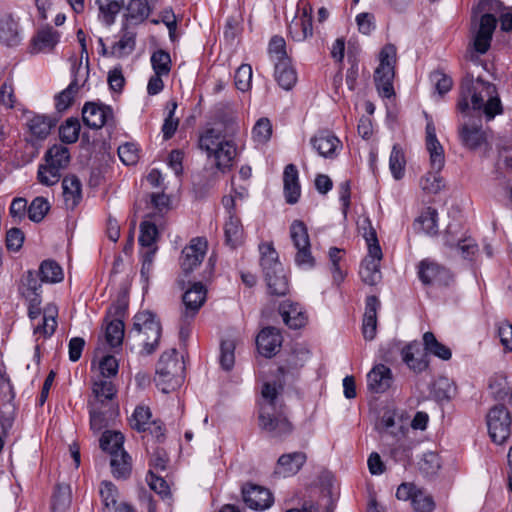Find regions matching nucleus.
Here are the masks:
<instances>
[{"instance_id": "864d4df0", "label": "nucleus", "mask_w": 512, "mask_h": 512, "mask_svg": "<svg viewBox=\"0 0 512 512\" xmlns=\"http://www.w3.org/2000/svg\"><path fill=\"white\" fill-rule=\"evenodd\" d=\"M158 229L154 222L144 220L140 225L139 243L144 248H157Z\"/></svg>"}, {"instance_id": "de8ad7c7", "label": "nucleus", "mask_w": 512, "mask_h": 512, "mask_svg": "<svg viewBox=\"0 0 512 512\" xmlns=\"http://www.w3.org/2000/svg\"><path fill=\"white\" fill-rule=\"evenodd\" d=\"M432 393L437 401H449L455 396L456 387L450 379L440 377L434 382Z\"/></svg>"}, {"instance_id": "ea45409f", "label": "nucleus", "mask_w": 512, "mask_h": 512, "mask_svg": "<svg viewBox=\"0 0 512 512\" xmlns=\"http://www.w3.org/2000/svg\"><path fill=\"white\" fill-rule=\"evenodd\" d=\"M112 474L116 478H126L131 472V458L126 451L112 452L110 459Z\"/></svg>"}, {"instance_id": "e433bc0d", "label": "nucleus", "mask_w": 512, "mask_h": 512, "mask_svg": "<svg viewBox=\"0 0 512 512\" xmlns=\"http://www.w3.org/2000/svg\"><path fill=\"white\" fill-rule=\"evenodd\" d=\"M150 14V7L146 0H131L125 13L127 24L137 25L142 23Z\"/></svg>"}, {"instance_id": "f03ea898", "label": "nucleus", "mask_w": 512, "mask_h": 512, "mask_svg": "<svg viewBox=\"0 0 512 512\" xmlns=\"http://www.w3.org/2000/svg\"><path fill=\"white\" fill-rule=\"evenodd\" d=\"M263 402L259 413V426L272 437L288 435L292 431V424L282 411V404L278 402V390L275 385L265 383L262 388Z\"/></svg>"}, {"instance_id": "f704fd0d", "label": "nucleus", "mask_w": 512, "mask_h": 512, "mask_svg": "<svg viewBox=\"0 0 512 512\" xmlns=\"http://www.w3.org/2000/svg\"><path fill=\"white\" fill-rule=\"evenodd\" d=\"M275 79L280 87L289 91L297 82V73L291 64V60L274 65Z\"/></svg>"}, {"instance_id": "3c124183", "label": "nucleus", "mask_w": 512, "mask_h": 512, "mask_svg": "<svg viewBox=\"0 0 512 512\" xmlns=\"http://www.w3.org/2000/svg\"><path fill=\"white\" fill-rule=\"evenodd\" d=\"M99 7L100 17L107 25L114 22L115 15L118 14L122 8L123 0H97Z\"/></svg>"}, {"instance_id": "8fccbe9b", "label": "nucleus", "mask_w": 512, "mask_h": 512, "mask_svg": "<svg viewBox=\"0 0 512 512\" xmlns=\"http://www.w3.org/2000/svg\"><path fill=\"white\" fill-rule=\"evenodd\" d=\"M62 171L55 167L54 164L44 163L39 165L37 172L38 181L45 186H53L59 182Z\"/></svg>"}, {"instance_id": "1a4fd4ad", "label": "nucleus", "mask_w": 512, "mask_h": 512, "mask_svg": "<svg viewBox=\"0 0 512 512\" xmlns=\"http://www.w3.org/2000/svg\"><path fill=\"white\" fill-rule=\"evenodd\" d=\"M290 238L296 248L295 262L300 267L311 268L315 260L311 254V246L307 227L301 220H294L290 225Z\"/></svg>"}, {"instance_id": "423d86ee", "label": "nucleus", "mask_w": 512, "mask_h": 512, "mask_svg": "<svg viewBox=\"0 0 512 512\" xmlns=\"http://www.w3.org/2000/svg\"><path fill=\"white\" fill-rule=\"evenodd\" d=\"M161 336V325L150 311H141L134 316L133 328L128 337H134L144 346L147 354L155 351Z\"/></svg>"}, {"instance_id": "5701e85b", "label": "nucleus", "mask_w": 512, "mask_h": 512, "mask_svg": "<svg viewBox=\"0 0 512 512\" xmlns=\"http://www.w3.org/2000/svg\"><path fill=\"white\" fill-rule=\"evenodd\" d=\"M115 314L121 317L126 309L125 304L114 306ZM124 323L120 318H116L107 323L105 328V339L110 347H118L122 344L124 338Z\"/></svg>"}, {"instance_id": "393cba45", "label": "nucleus", "mask_w": 512, "mask_h": 512, "mask_svg": "<svg viewBox=\"0 0 512 512\" xmlns=\"http://www.w3.org/2000/svg\"><path fill=\"white\" fill-rule=\"evenodd\" d=\"M357 227L359 233L367 243L369 254L377 258L382 257V250L379 245L377 233L375 228L372 226L370 219L367 216L359 217L357 220Z\"/></svg>"}, {"instance_id": "f257e3e1", "label": "nucleus", "mask_w": 512, "mask_h": 512, "mask_svg": "<svg viewBox=\"0 0 512 512\" xmlns=\"http://www.w3.org/2000/svg\"><path fill=\"white\" fill-rule=\"evenodd\" d=\"M240 128V118L232 108L217 110L212 122L208 123L200 134L199 147L212 161L214 166L222 171H228L237 155L234 137Z\"/></svg>"}, {"instance_id": "680f3d73", "label": "nucleus", "mask_w": 512, "mask_h": 512, "mask_svg": "<svg viewBox=\"0 0 512 512\" xmlns=\"http://www.w3.org/2000/svg\"><path fill=\"white\" fill-rule=\"evenodd\" d=\"M389 167L396 180H399L403 177L405 168L404 154L402 150L399 149L396 145L393 147L390 155Z\"/></svg>"}, {"instance_id": "6ab92c4d", "label": "nucleus", "mask_w": 512, "mask_h": 512, "mask_svg": "<svg viewBox=\"0 0 512 512\" xmlns=\"http://www.w3.org/2000/svg\"><path fill=\"white\" fill-rule=\"evenodd\" d=\"M243 499L245 503L255 510H264L269 508L273 503L271 492L262 486L249 484L242 489Z\"/></svg>"}, {"instance_id": "13d9d810", "label": "nucleus", "mask_w": 512, "mask_h": 512, "mask_svg": "<svg viewBox=\"0 0 512 512\" xmlns=\"http://www.w3.org/2000/svg\"><path fill=\"white\" fill-rule=\"evenodd\" d=\"M154 73L167 76L171 70L170 54L164 50H157L151 56Z\"/></svg>"}, {"instance_id": "338daca9", "label": "nucleus", "mask_w": 512, "mask_h": 512, "mask_svg": "<svg viewBox=\"0 0 512 512\" xmlns=\"http://www.w3.org/2000/svg\"><path fill=\"white\" fill-rule=\"evenodd\" d=\"M411 503L418 512H431L434 509L432 497L420 489L416 490Z\"/></svg>"}, {"instance_id": "5fc2aeb1", "label": "nucleus", "mask_w": 512, "mask_h": 512, "mask_svg": "<svg viewBox=\"0 0 512 512\" xmlns=\"http://www.w3.org/2000/svg\"><path fill=\"white\" fill-rule=\"evenodd\" d=\"M124 437L120 432L105 431L100 439V446L112 456V452L123 450Z\"/></svg>"}, {"instance_id": "f3484780", "label": "nucleus", "mask_w": 512, "mask_h": 512, "mask_svg": "<svg viewBox=\"0 0 512 512\" xmlns=\"http://www.w3.org/2000/svg\"><path fill=\"white\" fill-rule=\"evenodd\" d=\"M60 40V33L51 26L39 29L30 42V53H50Z\"/></svg>"}, {"instance_id": "0e129e2a", "label": "nucleus", "mask_w": 512, "mask_h": 512, "mask_svg": "<svg viewBox=\"0 0 512 512\" xmlns=\"http://www.w3.org/2000/svg\"><path fill=\"white\" fill-rule=\"evenodd\" d=\"M431 84L439 95L446 94L453 85L451 77L441 71H434L429 76Z\"/></svg>"}, {"instance_id": "6e6d98bb", "label": "nucleus", "mask_w": 512, "mask_h": 512, "mask_svg": "<svg viewBox=\"0 0 512 512\" xmlns=\"http://www.w3.org/2000/svg\"><path fill=\"white\" fill-rule=\"evenodd\" d=\"M71 490L67 485H58L53 495V512H64L71 505Z\"/></svg>"}, {"instance_id": "a18cd8bd", "label": "nucleus", "mask_w": 512, "mask_h": 512, "mask_svg": "<svg viewBox=\"0 0 512 512\" xmlns=\"http://www.w3.org/2000/svg\"><path fill=\"white\" fill-rule=\"evenodd\" d=\"M268 54L274 65L280 62H287L291 59L288 56L286 42L281 36H273L268 45Z\"/></svg>"}, {"instance_id": "473e14b6", "label": "nucleus", "mask_w": 512, "mask_h": 512, "mask_svg": "<svg viewBox=\"0 0 512 512\" xmlns=\"http://www.w3.org/2000/svg\"><path fill=\"white\" fill-rule=\"evenodd\" d=\"M65 205L74 209L81 199V182L75 175H68L62 181Z\"/></svg>"}, {"instance_id": "cd10ccee", "label": "nucleus", "mask_w": 512, "mask_h": 512, "mask_svg": "<svg viewBox=\"0 0 512 512\" xmlns=\"http://www.w3.org/2000/svg\"><path fill=\"white\" fill-rule=\"evenodd\" d=\"M367 379L370 390L375 393L385 392L391 386V370L385 365H377L368 373Z\"/></svg>"}, {"instance_id": "58836bf2", "label": "nucleus", "mask_w": 512, "mask_h": 512, "mask_svg": "<svg viewBox=\"0 0 512 512\" xmlns=\"http://www.w3.org/2000/svg\"><path fill=\"white\" fill-rule=\"evenodd\" d=\"M437 211L434 208L427 207L414 221V229L417 232H423L428 235L437 233Z\"/></svg>"}, {"instance_id": "ddd939ff", "label": "nucleus", "mask_w": 512, "mask_h": 512, "mask_svg": "<svg viewBox=\"0 0 512 512\" xmlns=\"http://www.w3.org/2000/svg\"><path fill=\"white\" fill-rule=\"evenodd\" d=\"M458 136L461 144L469 150L488 146L487 132L474 122L466 121L459 125Z\"/></svg>"}, {"instance_id": "e2e57ef3", "label": "nucleus", "mask_w": 512, "mask_h": 512, "mask_svg": "<svg viewBox=\"0 0 512 512\" xmlns=\"http://www.w3.org/2000/svg\"><path fill=\"white\" fill-rule=\"evenodd\" d=\"M151 412L148 407L139 406L135 409L132 418L131 426L138 431H147V426L151 423Z\"/></svg>"}, {"instance_id": "4d7b16f0", "label": "nucleus", "mask_w": 512, "mask_h": 512, "mask_svg": "<svg viewBox=\"0 0 512 512\" xmlns=\"http://www.w3.org/2000/svg\"><path fill=\"white\" fill-rule=\"evenodd\" d=\"M99 493L103 503V512H111L117 503V488L113 483L104 481L101 483Z\"/></svg>"}, {"instance_id": "052dcab7", "label": "nucleus", "mask_w": 512, "mask_h": 512, "mask_svg": "<svg viewBox=\"0 0 512 512\" xmlns=\"http://www.w3.org/2000/svg\"><path fill=\"white\" fill-rule=\"evenodd\" d=\"M50 205L47 199L43 197H36L28 207V217L33 222H40L43 220Z\"/></svg>"}, {"instance_id": "c85d7f7f", "label": "nucleus", "mask_w": 512, "mask_h": 512, "mask_svg": "<svg viewBox=\"0 0 512 512\" xmlns=\"http://www.w3.org/2000/svg\"><path fill=\"white\" fill-rule=\"evenodd\" d=\"M489 388L495 399L512 403V375L496 373L490 379Z\"/></svg>"}, {"instance_id": "2eb2a0df", "label": "nucleus", "mask_w": 512, "mask_h": 512, "mask_svg": "<svg viewBox=\"0 0 512 512\" xmlns=\"http://www.w3.org/2000/svg\"><path fill=\"white\" fill-rule=\"evenodd\" d=\"M206 288L200 282L194 283L193 286L188 289L182 299L184 304L183 320L193 321L200 308L206 301Z\"/></svg>"}, {"instance_id": "603ef678", "label": "nucleus", "mask_w": 512, "mask_h": 512, "mask_svg": "<svg viewBox=\"0 0 512 512\" xmlns=\"http://www.w3.org/2000/svg\"><path fill=\"white\" fill-rule=\"evenodd\" d=\"M252 67L249 64H241L234 75V84L241 93H247L252 85Z\"/></svg>"}, {"instance_id": "79ce46f5", "label": "nucleus", "mask_w": 512, "mask_h": 512, "mask_svg": "<svg viewBox=\"0 0 512 512\" xmlns=\"http://www.w3.org/2000/svg\"><path fill=\"white\" fill-rule=\"evenodd\" d=\"M27 125L33 137L39 140H43L50 134L54 123L47 116L36 115L28 121Z\"/></svg>"}, {"instance_id": "aec40b11", "label": "nucleus", "mask_w": 512, "mask_h": 512, "mask_svg": "<svg viewBox=\"0 0 512 512\" xmlns=\"http://www.w3.org/2000/svg\"><path fill=\"white\" fill-rule=\"evenodd\" d=\"M312 147L324 158H334L342 147L341 141L332 132L323 130L310 140Z\"/></svg>"}, {"instance_id": "2f4dec72", "label": "nucleus", "mask_w": 512, "mask_h": 512, "mask_svg": "<svg viewBox=\"0 0 512 512\" xmlns=\"http://www.w3.org/2000/svg\"><path fill=\"white\" fill-rule=\"evenodd\" d=\"M279 312L290 328L298 329L306 323V316L297 303L284 302L280 305Z\"/></svg>"}, {"instance_id": "9d476101", "label": "nucleus", "mask_w": 512, "mask_h": 512, "mask_svg": "<svg viewBox=\"0 0 512 512\" xmlns=\"http://www.w3.org/2000/svg\"><path fill=\"white\" fill-rule=\"evenodd\" d=\"M457 109L464 115L480 117L484 115L488 120L502 112L500 98H461Z\"/></svg>"}, {"instance_id": "774afa93", "label": "nucleus", "mask_w": 512, "mask_h": 512, "mask_svg": "<svg viewBox=\"0 0 512 512\" xmlns=\"http://www.w3.org/2000/svg\"><path fill=\"white\" fill-rule=\"evenodd\" d=\"M497 331L504 349L512 352V324L507 320H503L499 322Z\"/></svg>"}, {"instance_id": "09e8293b", "label": "nucleus", "mask_w": 512, "mask_h": 512, "mask_svg": "<svg viewBox=\"0 0 512 512\" xmlns=\"http://www.w3.org/2000/svg\"><path fill=\"white\" fill-rule=\"evenodd\" d=\"M42 282L57 283L63 280L62 268L53 260H44L39 268Z\"/></svg>"}, {"instance_id": "f8f14e48", "label": "nucleus", "mask_w": 512, "mask_h": 512, "mask_svg": "<svg viewBox=\"0 0 512 512\" xmlns=\"http://www.w3.org/2000/svg\"><path fill=\"white\" fill-rule=\"evenodd\" d=\"M83 122L90 128L99 129L113 125V111L109 106L98 102H87L82 109Z\"/></svg>"}, {"instance_id": "0eeeda50", "label": "nucleus", "mask_w": 512, "mask_h": 512, "mask_svg": "<svg viewBox=\"0 0 512 512\" xmlns=\"http://www.w3.org/2000/svg\"><path fill=\"white\" fill-rule=\"evenodd\" d=\"M379 65L374 72V82L379 94L396 96L394 89L396 48L392 44L385 45L379 54Z\"/></svg>"}, {"instance_id": "49530a36", "label": "nucleus", "mask_w": 512, "mask_h": 512, "mask_svg": "<svg viewBox=\"0 0 512 512\" xmlns=\"http://www.w3.org/2000/svg\"><path fill=\"white\" fill-rule=\"evenodd\" d=\"M80 122L76 118H68L59 127V137L63 144L77 142L80 133Z\"/></svg>"}, {"instance_id": "a878e982", "label": "nucleus", "mask_w": 512, "mask_h": 512, "mask_svg": "<svg viewBox=\"0 0 512 512\" xmlns=\"http://www.w3.org/2000/svg\"><path fill=\"white\" fill-rule=\"evenodd\" d=\"M0 42L7 46H16L21 42L18 21L11 14L0 18Z\"/></svg>"}, {"instance_id": "bb28decb", "label": "nucleus", "mask_w": 512, "mask_h": 512, "mask_svg": "<svg viewBox=\"0 0 512 512\" xmlns=\"http://www.w3.org/2000/svg\"><path fill=\"white\" fill-rule=\"evenodd\" d=\"M380 306L375 296H369L366 299V308L363 318V336L366 340H373L377 329V310Z\"/></svg>"}, {"instance_id": "bf43d9fd", "label": "nucleus", "mask_w": 512, "mask_h": 512, "mask_svg": "<svg viewBox=\"0 0 512 512\" xmlns=\"http://www.w3.org/2000/svg\"><path fill=\"white\" fill-rule=\"evenodd\" d=\"M92 391L99 400H111L116 394V387L111 380L100 378L94 381Z\"/></svg>"}, {"instance_id": "39448f33", "label": "nucleus", "mask_w": 512, "mask_h": 512, "mask_svg": "<svg viewBox=\"0 0 512 512\" xmlns=\"http://www.w3.org/2000/svg\"><path fill=\"white\" fill-rule=\"evenodd\" d=\"M184 364L177 357V350L164 352L157 364L156 384L164 393H169L181 386L184 379Z\"/></svg>"}, {"instance_id": "37998d69", "label": "nucleus", "mask_w": 512, "mask_h": 512, "mask_svg": "<svg viewBox=\"0 0 512 512\" xmlns=\"http://www.w3.org/2000/svg\"><path fill=\"white\" fill-rule=\"evenodd\" d=\"M424 349L442 360H449L452 356L451 350L440 343L432 332H426L423 335Z\"/></svg>"}, {"instance_id": "b1692460", "label": "nucleus", "mask_w": 512, "mask_h": 512, "mask_svg": "<svg viewBox=\"0 0 512 512\" xmlns=\"http://www.w3.org/2000/svg\"><path fill=\"white\" fill-rule=\"evenodd\" d=\"M284 195L286 202L295 204L298 202L301 188L298 178V170L294 164H288L283 173Z\"/></svg>"}, {"instance_id": "7c9ffc66", "label": "nucleus", "mask_w": 512, "mask_h": 512, "mask_svg": "<svg viewBox=\"0 0 512 512\" xmlns=\"http://www.w3.org/2000/svg\"><path fill=\"white\" fill-rule=\"evenodd\" d=\"M289 33L296 41H303L312 36V18L306 9L302 11L301 15L292 20L289 25Z\"/></svg>"}, {"instance_id": "72a5a7b5", "label": "nucleus", "mask_w": 512, "mask_h": 512, "mask_svg": "<svg viewBox=\"0 0 512 512\" xmlns=\"http://www.w3.org/2000/svg\"><path fill=\"white\" fill-rule=\"evenodd\" d=\"M44 160L48 164H54L61 171L65 170L70 163V150L63 144H54L44 155Z\"/></svg>"}, {"instance_id": "4c0bfd02", "label": "nucleus", "mask_w": 512, "mask_h": 512, "mask_svg": "<svg viewBox=\"0 0 512 512\" xmlns=\"http://www.w3.org/2000/svg\"><path fill=\"white\" fill-rule=\"evenodd\" d=\"M382 257H373L368 253L360 268V276L368 285H375L381 280L380 261Z\"/></svg>"}, {"instance_id": "dca6fc26", "label": "nucleus", "mask_w": 512, "mask_h": 512, "mask_svg": "<svg viewBox=\"0 0 512 512\" xmlns=\"http://www.w3.org/2000/svg\"><path fill=\"white\" fill-rule=\"evenodd\" d=\"M419 278L426 285H448L451 280L449 271L439 264L423 260L419 265Z\"/></svg>"}, {"instance_id": "c03bdc74", "label": "nucleus", "mask_w": 512, "mask_h": 512, "mask_svg": "<svg viewBox=\"0 0 512 512\" xmlns=\"http://www.w3.org/2000/svg\"><path fill=\"white\" fill-rule=\"evenodd\" d=\"M417 349V344H409L402 349L401 355L402 360L407 364V366L414 372L419 373L428 367V361L424 356L420 358L415 357V350Z\"/></svg>"}, {"instance_id": "c756f323", "label": "nucleus", "mask_w": 512, "mask_h": 512, "mask_svg": "<svg viewBox=\"0 0 512 512\" xmlns=\"http://www.w3.org/2000/svg\"><path fill=\"white\" fill-rule=\"evenodd\" d=\"M306 462L303 452L284 454L278 459L276 473L287 477L296 474Z\"/></svg>"}, {"instance_id": "a211bd4d", "label": "nucleus", "mask_w": 512, "mask_h": 512, "mask_svg": "<svg viewBox=\"0 0 512 512\" xmlns=\"http://www.w3.org/2000/svg\"><path fill=\"white\" fill-rule=\"evenodd\" d=\"M496 24L497 20L494 15L485 13L481 16L473 43L474 49L478 53L485 54L489 50Z\"/></svg>"}, {"instance_id": "69168bd1", "label": "nucleus", "mask_w": 512, "mask_h": 512, "mask_svg": "<svg viewBox=\"0 0 512 512\" xmlns=\"http://www.w3.org/2000/svg\"><path fill=\"white\" fill-rule=\"evenodd\" d=\"M41 284L38 281L37 274L32 271H27L22 278V285L20 291L24 297L39 295L38 290Z\"/></svg>"}, {"instance_id": "c9c22d12", "label": "nucleus", "mask_w": 512, "mask_h": 512, "mask_svg": "<svg viewBox=\"0 0 512 512\" xmlns=\"http://www.w3.org/2000/svg\"><path fill=\"white\" fill-rule=\"evenodd\" d=\"M225 241L231 248L243 243L244 231L241 221L235 215H230L224 225Z\"/></svg>"}, {"instance_id": "7ed1b4c3", "label": "nucleus", "mask_w": 512, "mask_h": 512, "mask_svg": "<svg viewBox=\"0 0 512 512\" xmlns=\"http://www.w3.org/2000/svg\"><path fill=\"white\" fill-rule=\"evenodd\" d=\"M426 148L430 155V165L435 172H428L421 177L419 185L427 193L437 194L444 187V180L438 174L445 164L444 149L436 136V129L432 119L425 113Z\"/></svg>"}, {"instance_id": "4468645a", "label": "nucleus", "mask_w": 512, "mask_h": 512, "mask_svg": "<svg viewBox=\"0 0 512 512\" xmlns=\"http://www.w3.org/2000/svg\"><path fill=\"white\" fill-rule=\"evenodd\" d=\"M207 251V241L204 238H193L189 245L182 250L180 265L184 273L193 271L203 261Z\"/></svg>"}, {"instance_id": "4be33fe9", "label": "nucleus", "mask_w": 512, "mask_h": 512, "mask_svg": "<svg viewBox=\"0 0 512 512\" xmlns=\"http://www.w3.org/2000/svg\"><path fill=\"white\" fill-rule=\"evenodd\" d=\"M461 91L463 96H497L494 84L484 81L481 77L475 79L469 73L461 81Z\"/></svg>"}, {"instance_id": "a19ab883", "label": "nucleus", "mask_w": 512, "mask_h": 512, "mask_svg": "<svg viewBox=\"0 0 512 512\" xmlns=\"http://www.w3.org/2000/svg\"><path fill=\"white\" fill-rule=\"evenodd\" d=\"M135 48V33L124 29L119 41L115 42L110 48V55L116 58H122L132 53Z\"/></svg>"}, {"instance_id": "9b49d317", "label": "nucleus", "mask_w": 512, "mask_h": 512, "mask_svg": "<svg viewBox=\"0 0 512 512\" xmlns=\"http://www.w3.org/2000/svg\"><path fill=\"white\" fill-rule=\"evenodd\" d=\"M487 426L495 443L502 444L508 439L511 433V417L504 405L498 404L489 410Z\"/></svg>"}, {"instance_id": "412c9836", "label": "nucleus", "mask_w": 512, "mask_h": 512, "mask_svg": "<svg viewBox=\"0 0 512 512\" xmlns=\"http://www.w3.org/2000/svg\"><path fill=\"white\" fill-rule=\"evenodd\" d=\"M256 344L259 353L265 357H272L281 347L282 336L278 329L266 327L258 334Z\"/></svg>"}, {"instance_id": "20e7f679", "label": "nucleus", "mask_w": 512, "mask_h": 512, "mask_svg": "<svg viewBox=\"0 0 512 512\" xmlns=\"http://www.w3.org/2000/svg\"><path fill=\"white\" fill-rule=\"evenodd\" d=\"M261 267L270 295L285 296L289 291L288 279L284 267L278 260V253L271 244L260 247Z\"/></svg>"}, {"instance_id": "6e6552de", "label": "nucleus", "mask_w": 512, "mask_h": 512, "mask_svg": "<svg viewBox=\"0 0 512 512\" xmlns=\"http://www.w3.org/2000/svg\"><path fill=\"white\" fill-rule=\"evenodd\" d=\"M25 298L29 301L28 316L32 321H34L42 314V310L40 308V295H33ZM57 314V307L53 304H48L43 310L41 321L34 324V334H39L44 338L50 337L57 327Z\"/></svg>"}]
</instances>
